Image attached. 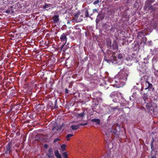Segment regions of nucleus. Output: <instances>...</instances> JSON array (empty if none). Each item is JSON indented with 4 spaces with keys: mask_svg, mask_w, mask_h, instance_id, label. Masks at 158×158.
<instances>
[{
    "mask_svg": "<svg viewBox=\"0 0 158 158\" xmlns=\"http://www.w3.org/2000/svg\"><path fill=\"white\" fill-rule=\"evenodd\" d=\"M128 72L123 68L122 71L119 72L118 74L115 76L114 80V83L113 84L114 87L119 88L123 86L127 79L128 75Z\"/></svg>",
    "mask_w": 158,
    "mask_h": 158,
    "instance_id": "obj_1",
    "label": "nucleus"
},
{
    "mask_svg": "<svg viewBox=\"0 0 158 158\" xmlns=\"http://www.w3.org/2000/svg\"><path fill=\"white\" fill-rule=\"evenodd\" d=\"M108 59L104 58V60L108 63L111 62L113 64H118V65L121 64L122 61L121 59L124 57V55L119 53L118 55L117 58L114 56V54L110 56Z\"/></svg>",
    "mask_w": 158,
    "mask_h": 158,
    "instance_id": "obj_2",
    "label": "nucleus"
},
{
    "mask_svg": "<svg viewBox=\"0 0 158 158\" xmlns=\"http://www.w3.org/2000/svg\"><path fill=\"white\" fill-rule=\"evenodd\" d=\"M158 4L155 3L153 5H144L143 10L146 12H148L150 14L155 13L158 9Z\"/></svg>",
    "mask_w": 158,
    "mask_h": 158,
    "instance_id": "obj_3",
    "label": "nucleus"
},
{
    "mask_svg": "<svg viewBox=\"0 0 158 158\" xmlns=\"http://www.w3.org/2000/svg\"><path fill=\"white\" fill-rule=\"evenodd\" d=\"M12 142H8L4 148V150L3 152V154H5L7 156L10 155L12 152Z\"/></svg>",
    "mask_w": 158,
    "mask_h": 158,
    "instance_id": "obj_4",
    "label": "nucleus"
},
{
    "mask_svg": "<svg viewBox=\"0 0 158 158\" xmlns=\"http://www.w3.org/2000/svg\"><path fill=\"white\" fill-rule=\"evenodd\" d=\"M120 127L118 126H113L112 127L110 132L112 135H114V136H117L119 134V130Z\"/></svg>",
    "mask_w": 158,
    "mask_h": 158,
    "instance_id": "obj_5",
    "label": "nucleus"
},
{
    "mask_svg": "<svg viewBox=\"0 0 158 158\" xmlns=\"http://www.w3.org/2000/svg\"><path fill=\"white\" fill-rule=\"evenodd\" d=\"M60 39L61 41L64 42V44L61 45V50H62L67 42V38L66 37V35H65V33H63L61 35Z\"/></svg>",
    "mask_w": 158,
    "mask_h": 158,
    "instance_id": "obj_6",
    "label": "nucleus"
},
{
    "mask_svg": "<svg viewBox=\"0 0 158 158\" xmlns=\"http://www.w3.org/2000/svg\"><path fill=\"white\" fill-rule=\"evenodd\" d=\"M146 108L148 109L149 112H154L155 110L154 107L152 106L151 103H147L146 105Z\"/></svg>",
    "mask_w": 158,
    "mask_h": 158,
    "instance_id": "obj_7",
    "label": "nucleus"
},
{
    "mask_svg": "<svg viewBox=\"0 0 158 158\" xmlns=\"http://www.w3.org/2000/svg\"><path fill=\"white\" fill-rule=\"evenodd\" d=\"M145 85H148V87L145 88V89H148L149 90L153 91L154 90V88L152 84L149 83V81H146V82Z\"/></svg>",
    "mask_w": 158,
    "mask_h": 158,
    "instance_id": "obj_8",
    "label": "nucleus"
},
{
    "mask_svg": "<svg viewBox=\"0 0 158 158\" xmlns=\"http://www.w3.org/2000/svg\"><path fill=\"white\" fill-rule=\"evenodd\" d=\"M111 47L113 50L117 51L118 49V45L117 42L116 40H114L112 43Z\"/></svg>",
    "mask_w": 158,
    "mask_h": 158,
    "instance_id": "obj_9",
    "label": "nucleus"
},
{
    "mask_svg": "<svg viewBox=\"0 0 158 158\" xmlns=\"http://www.w3.org/2000/svg\"><path fill=\"white\" fill-rule=\"evenodd\" d=\"M87 123H80L77 125H72L71 126V127L73 130H77L79 129L80 126H85L87 125Z\"/></svg>",
    "mask_w": 158,
    "mask_h": 158,
    "instance_id": "obj_10",
    "label": "nucleus"
},
{
    "mask_svg": "<svg viewBox=\"0 0 158 158\" xmlns=\"http://www.w3.org/2000/svg\"><path fill=\"white\" fill-rule=\"evenodd\" d=\"M80 13L79 12L77 13L74 14V17L72 21L73 22H80V21H77V18H78Z\"/></svg>",
    "mask_w": 158,
    "mask_h": 158,
    "instance_id": "obj_11",
    "label": "nucleus"
},
{
    "mask_svg": "<svg viewBox=\"0 0 158 158\" xmlns=\"http://www.w3.org/2000/svg\"><path fill=\"white\" fill-rule=\"evenodd\" d=\"M94 97L96 98L97 99H99L101 100V96L102 95V93L99 92H95L93 93Z\"/></svg>",
    "mask_w": 158,
    "mask_h": 158,
    "instance_id": "obj_12",
    "label": "nucleus"
},
{
    "mask_svg": "<svg viewBox=\"0 0 158 158\" xmlns=\"http://www.w3.org/2000/svg\"><path fill=\"white\" fill-rule=\"evenodd\" d=\"M52 18L53 21L55 23H58L59 21V15H54Z\"/></svg>",
    "mask_w": 158,
    "mask_h": 158,
    "instance_id": "obj_13",
    "label": "nucleus"
},
{
    "mask_svg": "<svg viewBox=\"0 0 158 158\" xmlns=\"http://www.w3.org/2000/svg\"><path fill=\"white\" fill-rule=\"evenodd\" d=\"M106 46L107 48L110 49L111 48V42L110 39L106 40Z\"/></svg>",
    "mask_w": 158,
    "mask_h": 158,
    "instance_id": "obj_14",
    "label": "nucleus"
},
{
    "mask_svg": "<svg viewBox=\"0 0 158 158\" xmlns=\"http://www.w3.org/2000/svg\"><path fill=\"white\" fill-rule=\"evenodd\" d=\"M91 121L96 123V124L100 125V120L98 118H93L91 119Z\"/></svg>",
    "mask_w": 158,
    "mask_h": 158,
    "instance_id": "obj_15",
    "label": "nucleus"
},
{
    "mask_svg": "<svg viewBox=\"0 0 158 158\" xmlns=\"http://www.w3.org/2000/svg\"><path fill=\"white\" fill-rule=\"evenodd\" d=\"M155 0H146L144 5L152 4L155 2Z\"/></svg>",
    "mask_w": 158,
    "mask_h": 158,
    "instance_id": "obj_16",
    "label": "nucleus"
},
{
    "mask_svg": "<svg viewBox=\"0 0 158 158\" xmlns=\"http://www.w3.org/2000/svg\"><path fill=\"white\" fill-rule=\"evenodd\" d=\"M64 125L63 124H62L61 125L59 126V127L57 128V127H55L52 128V130H54L55 129H56V130H60L62 129V128L64 126Z\"/></svg>",
    "mask_w": 158,
    "mask_h": 158,
    "instance_id": "obj_17",
    "label": "nucleus"
},
{
    "mask_svg": "<svg viewBox=\"0 0 158 158\" xmlns=\"http://www.w3.org/2000/svg\"><path fill=\"white\" fill-rule=\"evenodd\" d=\"M84 111H83L81 113H77V118H78L80 117H83V116L85 115Z\"/></svg>",
    "mask_w": 158,
    "mask_h": 158,
    "instance_id": "obj_18",
    "label": "nucleus"
},
{
    "mask_svg": "<svg viewBox=\"0 0 158 158\" xmlns=\"http://www.w3.org/2000/svg\"><path fill=\"white\" fill-rule=\"evenodd\" d=\"M55 155L57 158H62L60 154H59L58 150L55 152Z\"/></svg>",
    "mask_w": 158,
    "mask_h": 158,
    "instance_id": "obj_19",
    "label": "nucleus"
},
{
    "mask_svg": "<svg viewBox=\"0 0 158 158\" xmlns=\"http://www.w3.org/2000/svg\"><path fill=\"white\" fill-rule=\"evenodd\" d=\"M122 17L123 18H127V12L125 11L122 14Z\"/></svg>",
    "mask_w": 158,
    "mask_h": 158,
    "instance_id": "obj_20",
    "label": "nucleus"
},
{
    "mask_svg": "<svg viewBox=\"0 0 158 158\" xmlns=\"http://www.w3.org/2000/svg\"><path fill=\"white\" fill-rule=\"evenodd\" d=\"M73 135L72 134H68L66 136V137L67 138V140L69 141L70 139V137H72L73 136Z\"/></svg>",
    "mask_w": 158,
    "mask_h": 158,
    "instance_id": "obj_21",
    "label": "nucleus"
},
{
    "mask_svg": "<svg viewBox=\"0 0 158 158\" xmlns=\"http://www.w3.org/2000/svg\"><path fill=\"white\" fill-rule=\"evenodd\" d=\"M51 6V4H48L45 3V5L43 6V9H46L48 8Z\"/></svg>",
    "mask_w": 158,
    "mask_h": 158,
    "instance_id": "obj_22",
    "label": "nucleus"
},
{
    "mask_svg": "<svg viewBox=\"0 0 158 158\" xmlns=\"http://www.w3.org/2000/svg\"><path fill=\"white\" fill-rule=\"evenodd\" d=\"M66 147V145L65 144H63L61 146V150L63 151H64L65 150Z\"/></svg>",
    "mask_w": 158,
    "mask_h": 158,
    "instance_id": "obj_23",
    "label": "nucleus"
},
{
    "mask_svg": "<svg viewBox=\"0 0 158 158\" xmlns=\"http://www.w3.org/2000/svg\"><path fill=\"white\" fill-rule=\"evenodd\" d=\"M62 156L64 158H68V155L66 152H64L62 154Z\"/></svg>",
    "mask_w": 158,
    "mask_h": 158,
    "instance_id": "obj_24",
    "label": "nucleus"
},
{
    "mask_svg": "<svg viewBox=\"0 0 158 158\" xmlns=\"http://www.w3.org/2000/svg\"><path fill=\"white\" fill-rule=\"evenodd\" d=\"M117 95V93L115 92H112L110 94V96L113 97Z\"/></svg>",
    "mask_w": 158,
    "mask_h": 158,
    "instance_id": "obj_25",
    "label": "nucleus"
},
{
    "mask_svg": "<svg viewBox=\"0 0 158 158\" xmlns=\"http://www.w3.org/2000/svg\"><path fill=\"white\" fill-rule=\"evenodd\" d=\"M85 17H89V12L87 10H86L85 12Z\"/></svg>",
    "mask_w": 158,
    "mask_h": 158,
    "instance_id": "obj_26",
    "label": "nucleus"
},
{
    "mask_svg": "<svg viewBox=\"0 0 158 158\" xmlns=\"http://www.w3.org/2000/svg\"><path fill=\"white\" fill-rule=\"evenodd\" d=\"M47 155L49 158L51 157L52 156H53L52 153H48L47 154Z\"/></svg>",
    "mask_w": 158,
    "mask_h": 158,
    "instance_id": "obj_27",
    "label": "nucleus"
},
{
    "mask_svg": "<svg viewBox=\"0 0 158 158\" xmlns=\"http://www.w3.org/2000/svg\"><path fill=\"white\" fill-rule=\"evenodd\" d=\"M60 140V139H59V138H57L56 139H55L54 140H53V143H55L56 142L58 141H59Z\"/></svg>",
    "mask_w": 158,
    "mask_h": 158,
    "instance_id": "obj_28",
    "label": "nucleus"
},
{
    "mask_svg": "<svg viewBox=\"0 0 158 158\" xmlns=\"http://www.w3.org/2000/svg\"><path fill=\"white\" fill-rule=\"evenodd\" d=\"M99 2V0H97L94 2L93 4L94 5H95L96 4H98Z\"/></svg>",
    "mask_w": 158,
    "mask_h": 158,
    "instance_id": "obj_29",
    "label": "nucleus"
},
{
    "mask_svg": "<svg viewBox=\"0 0 158 158\" xmlns=\"http://www.w3.org/2000/svg\"><path fill=\"white\" fill-rule=\"evenodd\" d=\"M150 146L151 147V149L152 150V151L153 150H154V148L153 146V144H150Z\"/></svg>",
    "mask_w": 158,
    "mask_h": 158,
    "instance_id": "obj_30",
    "label": "nucleus"
},
{
    "mask_svg": "<svg viewBox=\"0 0 158 158\" xmlns=\"http://www.w3.org/2000/svg\"><path fill=\"white\" fill-rule=\"evenodd\" d=\"M52 148H50L49 149V150L48 151V153H52Z\"/></svg>",
    "mask_w": 158,
    "mask_h": 158,
    "instance_id": "obj_31",
    "label": "nucleus"
},
{
    "mask_svg": "<svg viewBox=\"0 0 158 158\" xmlns=\"http://www.w3.org/2000/svg\"><path fill=\"white\" fill-rule=\"evenodd\" d=\"M154 142V138L153 137L152 138V140H151V144H153V143Z\"/></svg>",
    "mask_w": 158,
    "mask_h": 158,
    "instance_id": "obj_32",
    "label": "nucleus"
},
{
    "mask_svg": "<svg viewBox=\"0 0 158 158\" xmlns=\"http://www.w3.org/2000/svg\"><path fill=\"white\" fill-rule=\"evenodd\" d=\"M74 28L75 29L78 30L79 29V27L77 26H75L74 27Z\"/></svg>",
    "mask_w": 158,
    "mask_h": 158,
    "instance_id": "obj_33",
    "label": "nucleus"
},
{
    "mask_svg": "<svg viewBox=\"0 0 158 158\" xmlns=\"http://www.w3.org/2000/svg\"><path fill=\"white\" fill-rule=\"evenodd\" d=\"M65 94H67L69 93V90L67 88L65 89Z\"/></svg>",
    "mask_w": 158,
    "mask_h": 158,
    "instance_id": "obj_34",
    "label": "nucleus"
},
{
    "mask_svg": "<svg viewBox=\"0 0 158 158\" xmlns=\"http://www.w3.org/2000/svg\"><path fill=\"white\" fill-rule=\"evenodd\" d=\"M10 11L9 10H6L5 11V12L7 14H9L10 13Z\"/></svg>",
    "mask_w": 158,
    "mask_h": 158,
    "instance_id": "obj_35",
    "label": "nucleus"
},
{
    "mask_svg": "<svg viewBox=\"0 0 158 158\" xmlns=\"http://www.w3.org/2000/svg\"><path fill=\"white\" fill-rule=\"evenodd\" d=\"M103 134L104 135V134H105L106 135H108V132H104V133H103Z\"/></svg>",
    "mask_w": 158,
    "mask_h": 158,
    "instance_id": "obj_36",
    "label": "nucleus"
},
{
    "mask_svg": "<svg viewBox=\"0 0 158 158\" xmlns=\"http://www.w3.org/2000/svg\"><path fill=\"white\" fill-rule=\"evenodd\" d=\"M48 147V145L47 144H45L44 145V147L45 148H47Z\"/></svg>",
    "mask_w": 158,
    "mask_h": 158,
    "instance_id": "obj_37",
    "label": "nucleus"
},
{
    "mask_svg": "<svg viewBox=\"0 0 158 158\" xmlns=\"http://www.w3.org/2000/svg\"><path fill=\"white\" fill-rule=\"evenodd\" d=\"M151 158H156L155 155L152 156Z\"/></svg>",
    "mask_w": 158,
    "mask_h": 158,
    "instance_id": "obj_38",
    "label": "nucleus"
},
{
    "mask_svg": "<svg viewBox=\"0 0 158 158\" xmlns=\"http://www.w3.org/2000/svg\"><path fill=\"white\" fill-rule=\"evenodd\" d=\"M49 158H55V157H54V156H52L51 157Z\"/></svg>",
    "mask_w": 158,
    "mask_h": 158,
    "instance_id": "obj_39",
    "label": "nucleus"
},
{
    "mask_svg": "<svg viewBox=\"0 0 158 158\" xmlns=\"http://www.w3.org/2000/svg\"><path fill=\"white\" fill-rule=\"evenodd\" d=\"M94 10H95L96 11H97V10L96 9H94Z\"/></svg>",
    "mask_w": 158,
    "mask_h": 158,
    "instance_id": "obj_40",
    "label": "nucleus"
},
{
    "mask_svg": "<svg viewBox=\"0 0 158 158\" xmlns=\"http://www.w3.org/2000/svg\"><path fill=\"white\" fill-rule=\"evenodd\" d=\"M56 102H57V100H56L55 101V104H56Z\"/></svg>",
    "mask_w": 158,
    "mask_h": 158,
    "instance_id": "obj_41",
    "label": "nucleus"
},
{
    "mask_svg": "<svg viewBox=\"0 0 158 158\" xmlns=\"http://www.w3.org/2000/svg\"><path fill=\"white\" fill-rule=\"evenodd\" d=\"M112 29H113V28L112 27L110 29V31H111L112 30Z\"/></svg>",
    "mask_w": 158,
    "mask_h": 158,
    "instance_id": "obj_42",
    "label": "nucleus"
},
{
    "mask_svg": "<svg viewBox=\"0 0 158 158\" xmlns=\"http://www.w3.org/2000/svg\"><path fill=\"white\" fill-rule=\"evenodd\" d=\"M70 23V22H68V23Z\"/></svg>",
    "mask_w": 158,
    "mask_h": 158,
    "instance_id": "obj_43",
    "label": "nucleus"
},
{
    "mask_svg": "<svg viewBox=\"0 0 158 158\" xmlns=\"http://www.w3.org/2000/svg\"><path fill=\"white\" fill-rule=\"evenodd\" d=\"M120 68H121L120 67H119L118 68V69H120Z\"/></svg>",
    "mask_w": 158,
    "mask_h": 158,
    "instance_id": "obj_44",
    "label": "nucleus"
}]
</instances>
